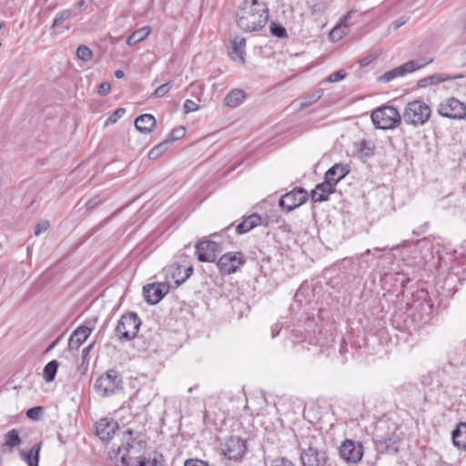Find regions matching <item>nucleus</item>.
<instances>
[{"label":"nucleus","mask_w":466,"mask_h":466,"mask_svg":"<svg viewBox=\"0 0 466 466\" xmlns=\"http://www.w3.org/2000/svg\"><path fill=\"white\" fill-rule=\"evenodd\" d=\"M375 450L380 454L396 455L400 451L402 439L393 431L385 435L375 434L373 438Z\"/></svg>","instance_id":"nucleus-8"},{"label":"nucleus","mask_w":466,"mask_h":466,"mask_svg":"<svg viewBox=\"0 0 466 466\" xmlns=\"http://www.w3.org/2000/svg\"><path fill=\"white\" fill-rule=\"evenodd\" d=\"M247 450L246 441L238 436H230L222 444V453L230 461H238L241 460Z\"/></svg>","instance_id":"nucleus-12"},{"label":"nucleus","mask_w":466,"mask_h":466,"mask_svg":"<svg viewBox=\"0 0 466 466\" xmlns=\"http://www.w3.org/2000/svg\"><path fill=\"white\" fill-rule=\"evenodd\" d=\"M329 36L331 39H339L341 38V35H339V28H333L329 34Z\"/></svg>","instance_id":"nucleus-59"},{"label":"nucleus","mask_w":466,"mask_h":466,"mask_svg":"<svg viewBox=\"0 0 466 466\" xmlns=\"http://www.w3.org/2000/svg\"><path fill=\"white\" fill-rule=\"evenodd\" d=\"M184 466H209L205 461L199 459H189L184 463Z\"/></svg>","instance_id":"nucleus-54"},{"label":"nucleus","mask_w":466,"mask_h":466,"mask_svg":"<svg viewBox=\"0 0 466 466\" xmlns=\"http://www.w3.org/2000/svg\"><path fill=\"white\" fill-rule=\"evenodd\" d=\"M359 152L369 157L373 154V149L367 146L366 140H362L360 144Z\"/></svg>","instance_id":"nucleus-52"},{"label":"nucleus","mask_w":466,"mask_h":466,"mask_svg":"<svg viewBox=\"0 0 466 466\" xmlns=\"http://www.w3.org/2000/svg\"><path fill=\"white\" fill-rule=\"evenodd\" d=\"M261 222L262 218L258 213H253L249 216H244L242 221L236 226V233L238 235L246 234L260 225Z\"/></svg>","instance_id":"nucleus-24"},{"label":"nucleus","mask_w":466,"mask_h":466,"mask_svg":"<svg viewBox=\"0 0 466 466\" xmlns=\"http://www.w3.org/2000/svg\"><path fill=\"white\" fill-rule=\"evenodd\" d=\"M186 135V128L182 126H178L174 127L167 137L165 139L171 145L173 142L183 138Z\"/></svg>","instance_id":"nucleus-40"},{"label":"nucleus","mask_w":466,"mask_h":466,"mask_svg":"<svg viewBox=\"0 0 466 466\" xmlns=\"http://www.w3.org/2000/svg\"><path fill=\"white\" fill-rule=\"evenodd\" d=\"M92 348H93V344H90L89 346L83 349L82 353H81L83 360H85L88 356Z\"/></svg>","instance_id":"nucleus-60"},{"label":"nucleus","mask_w":466,"mask_h":466,"mask_svg":"<svg viewBox=\"0 0 466 466\" xmlns=\"http://www.w3.org/2000/svg\"><path fill=\"white\" fill-rule=\"evenodd\" d=\"M289 332L293 343L308 340L309 344L322 346L326 342L322 329L314 318L308 317L303 325L294 327Z\"/></svg>","instance_id":"nucleus-3"},{"label":"nucleus","mask_w":466,"mask_h":466,"mask_svg":"<svg viewBox=\"0 0 466 466\" xmlns=\"http://www.w3.org/2000/svg\"><path fill=\"white\" fill-rule=\"evenodd\" d=\"M62 337H63V335H60L54 341H52L50 343V345L47 347V349L46 350V352H48V351L52 350L55 347H56L57 344L59 343L60 339H62Z\"/></svg>","instance_id":"nucleus-58"},{"label":"nucleus","mask_w":466,"mask_h":466,"mask_svg":"<svg viewBox=\"0 0 466 466\" xmlns=\"http://www.w3.org/2000/svg\"><path fill=\"white\" fill-rule=\"evenodd\" d=\"M72 15L73 14L70 9H64L58 12L53 20L52 28L58 27L66 20L69 19L72 16Z\"/></svg>","instance_id":"nucleus-41"},{"label":"nucleus","mask_w":466,"mask_h":466,"mask_svg":"<svg viewBox=\"0 0 466 466\" xmlns=\"http://www.w3.org/2000/svg\"><path fill=\"white\" fill-rule=\"evenodd\" d=\"M344 344H345V339H341L340 349H339V352H340L341 354H343V353H344V351H345Z\"/></svg>","instance_id":"nucleus-64"},{"label":"nucleus","mask_w":466,"mask_h":466,"mask_svg":"<svg viewBox=\"0 0 466 466\" xmlns=\"http://www.w3.org/2000/svg\"><path fill=\"white\" fill-rule=\"evenodd\" d=\"M42 442L35 444L28 452L21 451V456L27 462L28 466H39L40 451Z\"/></svg>","instance_id":"nucleus-30"},{"label":"nucleus","mask_w":466,"mask_h":466,"mask_svg":"<svg viewBox=\"0 0 466 466\" xmlns=\"http://www.w3.org/2000/svg\"><path fill=\"white\" fill-rule=\"evenodd\" d=\"M111 91V85L107 82H102L98 86V94L102 96L108 95Z\"/></svg>","instance_id":"nucleus-53"},{"label":"nucleus","mask_w":466,"mask_h":466,"mask_svg":"<svg viewBox=\"0 0 466 466\" xmlns=\"http://www.w3.org/2000/svg\"><path fill=\"white\" fill-rule=\"evenodd\" d=\"M141 326V319L137 313L130 311L123 314L115 328V333L122 341L134 339Z\"/></svg>","instance_id":"nucleus-5"},{"label":"nucleus","mask_w":466,"mask_h":466,"mask_svg":"<svg viewBox=\"0 0 466 466\" xmlns=\"http://www.w3.org/2000/svg\"><path fill=\"white\" fill-rule=\"evenodd\" d=\"M421 313L416 312L413 315L411 319H408L409 316L404 319L403 327H400V329H403L409 333H412L413 331H417L420 328V324L414 323V320L419 321L421 324H425L431 320V305L429 303L419 304Z\"/></svg>","instance_id":"nucleus-16"},{"label":"nucleus","mask_w":466,"mask_h":466,"mask_svg":"<svg viewBox=\"0 0 466 466\" xmlns=\"http://www.w3.org/2000/svg\"><path fill=\"white\" fill-rule=\"evenodd\" d=\"M384 283L392 282L393 288L403 291L410 279L403 272L385 273L382 277Z\"/></svg>","instance_id":"nucleus-25"},{"label":"nucleus","mask_w":466,"mask_h":466,"mask_svg":"<svg viewBox=\"0 0 466 466\" xmlns=\"http://www.w3.org/2000/svg\"><path fill=\"white\" fill-rule=\"evenodd\" d=\"M91 331L92 329L85 325H81L76 328L70 335L68 339V348L72 350H78L90 336Z\"/></svg>","instance_id":"nucleus-23"},{"label":"nucleus","mask_w":466,"mask_h":466,"mask_svg":"<svg viewBox=\"0 0 466 466\" xmlns=\"http://www.w3.org/2000/svg\"><path fill=\"white\" fill-rule=\"evenodd\" d=\"M246 261V256L240 251L226 252L216 261V265L221 275H231L244 266Z\"/></svg>","instance_id":"nucleus-9"},{"label":"nucleus","mask_w":466,"mask_h":466,"mask_svg":"<svg viewBox=\"0 0 466 466\" xmlns=\"http://www.w3.org/2000/svg\"><path fill=\"white\" fill-rule=\"evenodd\" d=\"M50 227V223L47 220L39 221L34 228V233L35 236H39L40 234L46 232Z\"/></svg>","instance_id":"nucleus-49"},{"label":"nucleus","mask_w":466,"mask_h":466,"mask_svg":"<svg viewBox=\"0 0 466 466\" xmlns=\"http://www.w3.org/2000/svg\"><path fill=\"white\" fill-rule=\"evenodd\" d=\"M452 443L466 451V422L459 423L451 431Z\"/></svg>","instance_id":"nucleus-27"},{"label":"nucleus","mask_w":466,"mask_h":466,"mask_svg":"<svg viewBox=\"0 0 466 466\" xmlns=\"http://www.w3.org/2000/svg\"><path fill=\"white\" fill-rule=\"evenodd\" d=\"M233 224H234V223H231V224H230V225H228V227H225V228L221 230V232H220V233L216 232V233L211 234V235H210V237H212V238H217V237L221 236V234H222L223 232H225V231H228V229L233 226Z\"/></svg>","instance_id":"nucleus-61"},{"label":"nucleus","mask_w":466,"mask_h":466,"mask_svg":"<svg viewBox=\"0 0 466 466\" xmlns=\"http://www.w3.org/2000/svg\"><path fill=\"white\" fill-rule=\"evenodd\" d=\"M308 200V192L303 187H298L284 194L279 201V207L286 212H290L300 207Z\"/></svg>","instance_id":"nucleus-13"},{"label":"nucleus","mask_w":466,"mask_h":466,"mask_svg":"<svg viewBox=\"0 0 466 466\" xmlns=\"http://www.w3.org/2000/svg\"><path fill=\"white\" fill-rule=\"evenodd\" d=\"M192 265H181L175 263L165 268L166 283L171 285V289H177L189 279L193 274Z\"/></svg>","instance_id":"nucleus-11"},{"label":"nucleus","mask_w":466,"mask_h":466,"mask_svg":"<svg viewBox=\"0 0 466 466\" xmlns=\"http://www.w3.org/2000/svg\"><path fill=\"white\" fill-rule=\"evenodd\" d=\"M236 21L246 33L260 31L268 21L267 4L259 0H243L238 8Z\"/></svg>","instance_id":"nucleus-1"},{"label":"nucleus","mask_w":466,"mask_h":466,"mask_svg":"<svg viewBox=\"0 0 466 466\" xmlns=\"http://www.w3.org/2000/svg\"><path fill=\"white\" fill-rule=\"evenodd\" d=\"M157 120L151 114H142L135 119V127L141 133L148 134L156 127Z\"/></svg>","instance_id":"nucleus-26"},{"label":"nucleus","mask_w":466,"mask_h":466,"mask_svg":"<svg viewBox=\"0 0 466 466\" xmlns=\"http://www.w3.org/2000/svg\"><path fill=\"white\" fill-rule=\"evenodd\" d=\"M126 113V109L123 107L116 108L106 120V125L114 124L120 119L124 114Z\"/></svg>","instance_id":"nucleus-47"},{"label":"nucleus","mask_w":466,"mask_h":466,"mask_svg":"<svg viewBox=\"0 0 466 466\" xmlns=\"http://www.w3.org/2000/svg\"><path fill=\"white\" fill-rule=\"evenodd\" d=\"M121 373L114 369L103 372L94 382V390L101 398H109L124 392Z\"/></svg>","instance_id":"nucleus-2"},{"label":"nucleus","mask_w":466,"mask_h":466,"mask_svg":"<svg viewBox=\"0 0 466 466\" xmlns=\"http://www.w3.org/2000/svg\"><path fill=\"white\" fill-rule=\"evenodd\" d=\"M105 201V198L102 197V195L98 194L91 198L86 203V207L87 209H94L98 205L103 203Z\"/></svg>","instance_id":"nucleus-48"},{"label":"nucleus","mask_w":466,"mask_h":466,"mask_svg":"<svg viewBox=\"0 0 466 466\" xmlns=\"http://www.w3.org/2000/svg\"><path fill=\"white\" fill-rule=\"evenodd\" d=\"M245 96L242 89H233L226 96L224 103L228 106L235 107L245 98Z\"/></svg>","instance_id":"nucleus-33"},{"label":"nucleus","mask_w":466,"mask_h":466,"mask_svg":"<svg viewBox=\"0 0 466 466\" xmlns=\"http://www.w3.org/2000/svg\"><path fill=\"white\" fill-rule=\"evenodd\" d=\"M269 32L273 36H276L279 39H283L288 37V33L286 28L278 22H271L269 25Z\"/></svg>","instance_id":"nucleus-39"},{"label":"nucleus","mask_w":466,"mask_h":466,"mask_svg":"<svg viewBox=\"0 0 466 466\" xmlns=\"http://www.w3.org/2000/svg\"><path fill=\"white\" fill-rule=\"evenodd\" d=\"M198 108H199L198 105L191 99H187L184 102L183 110H184L185 114H189L191 112H195V111L198 110Z\"/></svg>","instance_id":"nucleus-50"},{"label":"nucleus","mask_w":466,"mask_h":466,"mask_svg":"<svg viewBox=\"0 0 466 466\" xmlns=\"http://www.w3.org/2000/svg\"><path fill=\"white\" fill-rule=\"evenodd\" d=\"M44 413V408L42 406H35L26 410V417L33 420H39Z\"/></svg>","instance_id":"nucleus-44"},{"label":"nucleus","mask_w":466,"mask_h":466,"mask_svg":"<svg viewBox=\"0 0 466 466\" xmlns=\"http://www.w3.org/2000/svg\"><path fill=\"white\" fill-rule=\"evenodd\" d=\"M171 285L166 282H154L143 287V295L149 305H157L168 293Z\"/></svg>","instance_id":"nucleus-15"},{"label":"nucleus","mask_w":466,"mask_h":466,"mask_svg":"<svg viewBox=\"0 0 466 466\" xmlns=\"http://www.w3.org/2000/svg\"><path fill=\"white\" fill-rule=\"evenodd\" d=\"M229 56L233 61L245 63L246 56V38L237 35L230 41Z\"/></svg>","instance_id":"nucleus-20"},{"label":"nucleus","mask_w":466,"mask_h":466,"mask_svg":"<svg viewBox=\"0 0 466 466\" xmlns=\"http://www.w3.org/2000/svg\"><path fill=\"white\" fill-rule=\"evenodd\" d=\"M301 297H302V294H301V292H300V289H299V290L296 292V294H295V297H294V298H295V300H296V301H299V302H301V301H302Z\"/></svg>","instance_id":"nucleus-63"},{"label":"nucleus","mask_w":466,"mask_h":466,"mask_svg":"<svg viewBox=\"0 0 466 466\" xmlns=\"http://www.w3.org/2000/svg\"><path fill=\"white\" fill-rule=\"evenodd\" d=\"M437 113L444 118L463 120L466 118V104L454 96H450L439 104Z\"/></svg>","instance_id":"nucleus-7"},{"label":"nucleus","mask_w":466,"mask_h":466,"mask_svg":"<svg viewBox=\"0 0 466 466\" xmlns=\"http://www.w3.org/2000/svg\"><path fill=\"white\" fill-rule=\"evenodd\" d=\"M324 91L322 88H318L311 94L305 96L300 103L301 108H306L318 102L323 96Z\"/></svg>","instance_id":"nucleus-36"},{"label":"nucleus","mask_w":466,"mask_h":466,"mask_svg":"<svg viewBox=\"0 0 466 466\" xmlns=\"http://www.w3.org/2000/svg\"><path fill=\"white\" fill-rule=\"evenodd\" d=\"M431 116V108L422 100L409 102L404 108L401 119L415 127L425 125Z\"/></svg>","instance_id":"nucleus-4"},{"label":"nucleus","mask_w":466,"mask_h":466,"mask_svg":"<svg viewBox=\"0 0 466 466\" xmlns=\"http://www.w3.org/2000/svg\"><path fill=\"white\" fill-rule=\"evenodd\" d=\"M169 147H170V145L168 144V142L164 139L162 142H160L159 144H157V146H155L153 148H151L149 150V152L147 154L148 158L149 159H157L164 152H166Z\"/></svg>","instance_id":"nucleus-38"},{"label":"nucleus","mask_w":466,"mask_h":466,"mask_svg":"<svg viewBox=\"0 0 466 466\" xmlns=\"http://www.w3.org/2000/svg\"><path fill=\"white\" fill-rule=\"evenodd\" d=\"M196 256L200 262H215L218 255L223 251L221 242L202 239L195 245Z\"/></svg>","instance_id":"nucleus-10"},{"label":"nucleus","mask_w":466,"mask_h":466,"mask_svg":"<svg viewBox=\"0 0 466 466\" xmlns=\"http://www.w3.org/2000/svg\"><path fill=\"white\" fill-rule=\"evenodd\" d=\"M350 172V165L336 163L326 171L324 178L336 187L337 184L341 181Z\"/></svg>","instance_id":"nucleus-19"},{"label":"nucleus","mask_w":466,"mask_h":466,"mask_svg":"<svg viewBox=\"0 0 466 466\" xmlns=\"http://www.w3.org/2000/svg\"><path fill=\"white\" fill-rule=\"evenodd\" d=\"M126 434L128 435V439H127L126 444H123L122 446L117 447V450L116 451V457L119 456L122 464L125 466H128L129 465L128 452H129L130 449L134 447L133 440H131L133 431L127 430L126 431ZM113 452H115V450H113Z\"/></svg>","instance_id":"nucleus-28"},{"label":"nucleus","mask_w":466,"mask_h":466,"mask_svg":"<svg viewBox=\"0 0 466 466\" xmlns=\"http://www.w3.org/2000/svg\"><path fill=\"white\" fill-rule=\"evenodd\" d=\"M124 76H125V73H124V71H123V70L118 69V70H116V71H115V76H116V78L121 79V78H123V77H124Z\"/></svg>","instance_id":"nucleus-62"},{"label":"nucleus","mask_w":466,"mask_h":466,"mask_svg":"<svg viewBox=\"0 0 466 466\" xmlns=\"http://www.w3.org/2000/svg\"><path fill=\"white\" fill-rule=\"evenodd\" d=\"M372 255V249L370 248H368L366 251H364L363 253L356 256L355 259L358 261V264H359V268L357 270V275L359 277L362 276L366 270L370 267V263L372 261L370 262V260L368 259V257ZM382 256L380 255L378 257H373L371 258V260L373 259H379V258H381Z\"/></svg>","instance_id":"nucleus-29"},{"label":"nucleus","mask_w":466,"mask_h":466,"mask_svg":"<svg viewBox=\"0 0 466 466\" xmlns=\"http://www.w3.org/2000/svg\"><path fill=\"white\" fill-rule=\"evenodd\" d=\"M271 466H294V464L285 457H278L271 461Z\"/></svg>","instance_id":"nucleus-51"},{"label":"nucleus","mask_w":466,"mask_h":466,"mask_svg":"<svg viewBox=\"0 0 466 466\" xmlns=\"http://www.w3.org/2000/svg\"><path fill=\"white\" fill-rule=\"evenodd\" d=\"M339 454L348 462L357 463L363 456V446L352 440L344 441L339 447Z\"/></svg>","instance_id":"nucleus-17"},{"label":"nucleus","mask_w":466,"mask_h":466,"mask_svg":"<svg viewBox=\"0 0 466 466\" xmlns=\"http://www.w3.org/2000/svg\"><path fill=\"white\" fill-rule=\"evenodd\" d=\"M346 76H347V72L343 69H340V70H338V71L330 74L328 77H326L324 80H322L320 82V84L338 82V81L344 79L346 77Z\"/></svg>","instance_id":"nucleus-45"},{"label":"nucleus","mask_w":466,"mask_h":466,"mask_svg":"<svg viewBox=\"0 0 466 466\" xmlns=\"http://www.w3.org/2000/svg\"><path fill=\"white\" fill-rule=\"evenodd\" d=\"M463 75L458 74V75H448V74H433L431 76H428L426 77L420 78L418 80L416 86L417 88H424L428 86H434L438 85L446 81L450 80H455L459 78H462Z\"/></svg>","instance_id":"nucleus-22"},{"label":"nucleus","mask_w":466,"mask_h":466,"mask_svg":"<svg viewBox=\"0 0 466 466\" xmlns=\"http://www.w3.org/2000/svg\"><path fill=\"white\" fill-rule=\"evenodd\" d=\"M407 22H408V18L402 16V17H400V18L396 19L395 21H393L390 24V27L393 28L394 30H398L400 27L404 25Z\"/></svg>","instance_id":"nucleus-56"},{"label":"nucleus","mask_w":466,"mask_h":466,"mask_svg":"<svg viewBox=\"0 0 466 466\" xmlns=\"http://www.w3.org/2000/svg\"><path fill=\"white\" fill-rule=\"evenodd\" d=\"M281 331V327L279 324L276 323L271 327V337L276 338Z\"/></svg>","instance_id":"nucleus-57"},{"label":"nucleus","mask_w":466,"mask_h":466,"mask_svg":"<svg viewBox=\"0 0 466 466\" xmlns=\"http://www.w3.org/2000/svg\"><path fill=\"white\" fill-rule=\"evenodd\" d=\"M300 461L302 466H326L329 456L326 450L309 446L301 449Z\"/></svg>","instance_id":"nucleus-14"},{"label":"nucleus","mask_w":466,"mask_h":466,"mask_svg":"<svg viewBox=\"0 0 466 466\" xmlns=\"http://www.w3.org/2000/svg\"><path fill=\"white\" fill-rule=\"evenodd\" d=\"M96 434L102 441L110 440L118 429V423L107 418H102L95 424Z\"/></svg>","instance_id":"nucleus-18"},{"label":"nucleus","mask_w":466,"mask_h":466,"mask_svg":"<svg viewBox=\"0 0 466 466\" xmlns=\"http://www.w3.org/2000/svg\"><path fill=\"white\" fill-rule=\"evenodd\" d=\"M433 59H430L424 63H419L417 60H410L400 66L402 75L412 73L418 69L424 67L426 65L432 63Z\"/></svg>","instance_id":"nucleus-35"},{"label":"nucleus","mask_w":466,"mask_h":466,"mask_svg":"<svg viewBox=\"0 0 466 466\" xmlns=\"http://www.w3.org/2000/svg\"><path fill=\"white\" fill-rule=\"evenodd\" d=\"M151 32L150 26H143L134 31L127 39V45L132 46L146 39Z\"/></svg>","instance_id":"nucleus-31"},{"label":"nucleus","mask_w":466,"mask_h":466,"mask_svg":"<svg viewBox=\"0 0 466 466\" xmlns=\"http://www.w3.org/2000/svg\"><path fill=\"white\" fill-rule=\"evenodd\" d=\"M173 85H174L173 80H170L165 84H162L157 88H156V90L154 91V93L151 95L150 97H153V98L163 97L169 92V90L172 88Z\"/></svg>","instance_id":"nucleus-43"},{"label":"nucleus","mask_w":466,"mask_h":466,"mask_svg":"<svg viewBox=\"0 0 466 466\" xmlns=\"http://www.w3.org/2000/svg\"><path fill=\"white\" fill-rule=\"evenodd\" d=\"M164 456L161 453H155L152 459L140 458L138 463L134 466H165Z\"/></svg>","instance_id":"nucleus-37"},{"label":"nucleus","mask_w":466,"mask_h":466,"mask_svg":"<svg viewBox=\"0 0 466 466\" xmlns=\"http://www.w3.org/2000/svg\"><path fill=\"white\" fill-rule=\"evenodd\" d=\"M21 438L16 429H12L5 434V442L2 448H8L10 451L21 444Z\"/></svg>","instance_id":"nucleus-32"},{"label":"nucleus","mask_w":466,"mask_h":466,"mask_svg":"<svg viewBox=\"0 0 466 466\" xmlns=\"http://www.w3.org/2000/svg\"><path fill=\"white\" fill-rule=\"evenodd\" d=\"M336 191V187L328 180L319 183L313 190L310 197L313 202H323L329 199V195Z\"/></svg>","instance_id":"nucleus-21"},{"label":"nucleus","mask_w":466,"mask_h":466,"mask_svg":"<svg viewBox=\"0 0 466 466\" xmlns=\"http://www.w3.org/2000/svg\"><path fill=\"white\" fill-rule=\"evenodd\" d=\"M76 56L78 59L87 62L93 58V52L88 46L81 45L76 49Z\"/></svg>","instance_id":"nucleus-42"},{"label":"nucleus","mask_w":466,"mask_h":466,"mask_svg":"<svg viewBox=\"0 0 466 466\" xmlns=\"http://www.w3.org/2000/svg\"><path fill=\"white\" fill-rule=\"evenodd\" d=\"M399 76H403L400 66L387 71L383 76H380V79L383 82H390Z\"/></svg>","instance_id":"nucleus-46"},{"label":"nucleus","mask_w":466,"mask_h":466,"mask_svg":"<svg viewBox=\"0 0 466 466\" xmlns=\"http://www.w3.org/2000/svg\"><path fill=\"white\" fill-rule=\"evenodd\" d=\"M59 362L56 360H52L44 367L43 377L46 382H52L55 380Z\"/></svg>","instance_id":"nucleus-34"},{"label":"nucleus","mask_w":466,"mask_h":466,"mask_svg":"<svg viewBox=\"0 0 466 466\" xmlns=\"http://www.w3.org/2000/svg\"><path fill=\"white\" fill-rule=\"evenodd\" d=\"M371 121L378 129H392L401 122V115L391 106H382L371 113Z\"/></svg>","instance_id":"nucleus-6"},{"label":"nucleus","mask_w":466,"mask_h":466,"mask_svg":"<svg viewBox=\"0 0 466 466\" xmlns=\"http://www.w3.org/2000/svg\"><path fill=\"white\" fill-rule=\"evenodd\" d=\"M377 57H378L377 55L370 54V55L361 58L359 61V64H360V67H365V66H369L372 61H374Z\"/></svg>","instance_id":"nucleus-55"}]
</instances>
